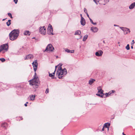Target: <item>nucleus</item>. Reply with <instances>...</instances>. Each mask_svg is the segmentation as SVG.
<instances>
[{
  "label": "nucleus",
  "mask_w": 135,
  "mask_h": 135,
  "mask_svg": "<svg viewBox=\"0 0 135 135\" xmlns=\"http://www.w3.org/2000/svg\"><path fill=\"white\" fill-rule=\"evenodd\" d=\"M2 127H4L5 128H6L7 126V124L5 123H3L2 125Z\"/></svg>",
  "instance_id": "22"
},
{
  "label": "nucleus",
  "mask_w": 135,
  "mask_h": 135,
  "mask_svg": "<svg viewBox=\"0 0 135 135\" xmlns=\"http://www.w3.org/2000/svg\"><path fill=\"white\" fill-rule=\"evenodd\" d=\"M33 57V55L32 54H30L26 56L25 58V60H26L29 59H32Z\"/></svg>",
  "instance_id": "13"
},
{
  "label": "nucleus",
  "mask_w": 135,
  "mask_h": 135,
  "mask_svg": "<svg viewBox=\"0 0 135 135\" xmlns=\"http://www.w3.org/2000/svg\"><path fill=\"white\" fill-rule=\"evenodd\" d=\"M135 6V2H133L131 4L129 7L130 9H132Z\"/></svg>",
  "instance_id": "17"
},
{
  "label": "nucleus",
  "mask_w": 135,
  "mask_h": 135,
  "mask_svg": "<svg viewBox=\"0 0 135 135\" xmlns=\"http://www.w3.org/2000/svg\"><path fill=\"white\" fill-rule=\"evenodd\" d=\"M132 42H134V40H132Z\"/></svg>",
  "instance_id": "51"
},
{
  "label": "nucleus",
  "mask_w": 135,
  "mask_h": 135,
  "mask_svg": "<svg viewBox=\"0 0 135 135\" xmlns=\"http://www.w3.org/2000/svg\"><path fill=\"white\" fill-rule=\"evenodd\" d=\"M96 95L97 96H99V97H102V98H103V95H101L100 94H98V93L96 94Z\"/></svg>",
  "instance_id": "31"
},
{
  "label": "nucleus",
  "mask_w": 135,
  "mask_h": 135,
  "mask_svg": "<svg viewBox=\"0 0 135 135\" xmlns=\"http://www.w3.org/2000/svg\"><path fill=\"white\" fill-rule=\"evenodd\" d=\"M98 92L100 93L101 94H103L104 95V94L103 93V90L102 89L101 87V86H99L98 87Z\"/></svg>",
  "instance_id": "11"
},
{
  "label": "nucleus",
  "mask_w": 135,
  "mask_h": 135,
  "mask_svg": "<svg viewBox=\"0 0 135 135\" xmlns=\"http://www.w3.org/2000/svg\"><path fill=\"white\" fill-rule=\"evenodd\" d=\"M95 81V79H91L89 80V83L90 85H91Z\"/></svg>",
  "instance_id": "19"
},
{
  "label": "nucleus",
  "mask_w": 135,
  "mask_h": 135,
  "mask_svg": "<svg viewBox=\"0 0 135 135\" xmlns=\"http://www.w3.org/2000/svg\"><path fill=\"white\" fill-rule=\"evenodd\" d=\"M24 105H25V106H26H26H27V104L26 103Z\"/></svg>",
  "instance_id": "44"
},
{
  "label": "nucleus",
  "mask_w": 135,
  "mask_h": 135,
  "mask_svg": "<svg viewBox=\"0 0 135 135\" xmlns=\"http://www.w3.org/2000/svg\"><path fill=\"white\" fill-rule=\"evenodd\" d=\"M84 11L85 13H87V10L85 8H84Z\"/></svg>",
  "instance_id": "34"
},
{
  "label": "nucleus",
  "mask_w": 135,
  "mask_h": 135,
  "mask_svg": "<svg viewBox=\"0 0 135 135\" xmlns=\"http://www.w3.org/2000/svg\"><path fill=\"white\" fill-rule=\"evenodd\" d=\"M60 66L58 67V69L56 72V75H58L59 79H60L64 75H65L66 73L67 70L66 69H62L61 67L62 64H60Z\"/></svg>",
  "instance_id": "3"
},
{
  "label": "nucleus",
  "mask_w": 135,
  "mask_h": 135,
  "mask_svg": "<svg viewBox=\"0 0 135 135\" xmlns=\"http://www.w3.org/2000/svg\"><path fill=\"white\" fill-rule=\"evenodd\" d=\"M11 20H8V21L6 22V24L7 26H9L11 24Z\"/></svg>",
  "instance_id": "23"
},
{
  "label": "nucleus",
  "mask_w": 135,
  "mask_h": 135,
  "mask_svg": "<svg viewBox=\"0 0 135 135\" xmlns=\"http://www.w3.org/2000/svg\"><path fill=\"white\" fill-rule=\"evenodd\" d=\"M49 76L50 77H53V78H53V76H54V75H53L52 73H49Z\"/></svg>",
  "instance_id": "29"
},
{
  "label": "nucleus",
  "mask_w": 135,
  "mask_h": 135,
  "mask_svg": "<svg viewBox=\"0 0 135 135\" xmlns=\"http://www.w3.org/2000/svg\"><path fill=\"white\" fill-rule=\"evenodd\" d=\"M98 28L96 27H92L90 28V30L92 31L93 32H96L98 31Z\"/></svg>",
  "instance_id": "12"
},
{
  "label": "nucleus",
  "mask_w": 135,
  "mask_h": 135,
  "mask_svg": "<svg viewBox=\"0 0 135 135\" xmlns=\"http://www.w3.org/2000/svg\"><path fill=\"white\" fill-rule=\"evenodd\" d=\"M8 15L11 18H12V14L11 13H8Z\"/></svg>",
  "instance_id": "30"
},
{
  "label": "nucleus",
  "mask_w": 135,
  "mask_h": 135,
  "mask_svg": "<svg viewBox=\"0 0 135 135\" xmlns=\"http://www.w3.org/2000/svg\"><path fill=\"white\" fill-rule=\"evenodd\" d=\"M110 124L109 123H106L104 124V126L106 128H108V129H109V127L110 126Z\"/></svg>",
  "instance_id": "20"
},
{
  "label": "nucleus",
  "mask_w": 135,
  "mask_h": 135,
  "mask_svg": "<svg viewBox=\"0 0 135 135\" xmlns=\"http://www.w3.org/2000/svg\"><path fill=\"white\" fill-rule=\"evenodd\" d=\"M8 48V45L7 44L1 45L0 46V52L3 50H6V51H7Z\"/></svg>",
  "instance_id": "5"
},
{
  "label": "nucleus",
  "mask_w": 135,
  "mask_h": 135,
  "mask_svg": "<svg viewBox=\"0 0 135 135\" xmlns=\"http://www.w3.org/2000/svg\"><path fill=\"white\" fill-rule=\"evenodd\" d=\"M125 27H120V28L121 30H122V31H123L125 29Z\"/></svg>",
  "instance_id": "32"
},
{
  "label": "nucleus",
  "mask_w": 135,
  "mask_h": 135,
  "mask_svg": "<svg viewBox=\"0 0 135 135\" xmlns=\"http://www.w3.org/2000/svg\"><path fill=\"white\" fill-rule=\"evenodd\" d=\"M59 66V65H58L57 66H55V71L54 72L52 73V74L54 75L55 74V70H56V68L57 67V66Z\"/></svg>",
  "instance_id": "35"
},
{
  "label": "nucleus",
  "mask_w": 135,
  "mask_h": 135,
  "mask_svg": "<svg viewBox=\"0 0 135 135\" xmlns=\"http://www.w3.org/2000/svg\"><path fill=\"white\" fill-rule=\"evenodd\" d=\"M29 81H30V84L32 85L33 88L35 89L38 88L39 82V78L36 75V72H35V75L33 79L29 80Z\"/></svg>",
  "instance_id": "1"
},
{
  "label": "nucleus",
  "mask_w": 135,
  "mask_h": 135,
  "mask_svg": "<svg viewBox=\"0 0 135 135\" xmlns=\"http://www.w3.org/2000/svg\"><path fill=\"white\" fill-rule=\"evenodd\" d=\"M35 37H33L32 38V39H35Z\"/></svg>",
  "instance_id": "48"
},
{
  "label": "nucleus",
  "mask_w": 135,
  "mask_h": 135,
  "mask_svg": "<svg viewBox=\"0 0 135 135\" xmlns=\"http://www.w3.org/2000/svg\"><path fill=\"white\" fill-rule=\"evenodd\" d=\"M36 95H30V97L31 100H33L35 99V98Z\"/></svg>",
  "instance_id": "21"
},
{
  "label": "nucleus",
  "mask_w": 135,
  "mask_h": 135,
  "mask_svg": "<svg viewBox=\"0 0 135 135\" xmlns=\"http://www.w3.org/2000/svg\"><path fill=\"white\" fill-rule=\"evenodd\" d=\"M28 103V102H27L26 103L27 104V103Z\"/></svg>",
  "instance_id": "50"
},
{
  "label": "nucleus",
  "mask_w": 135,
  "mask_h": 135,
  "mask_svg": "<svg viewBox=\"0 0 135 135\" xmlns=\"http://www.w3.org/2000/svg\"><path fill=\"white\" fill-rule=\"evenodd\" d=\"M102 130L103 131H104V127H103V128L102 129Z\"/></svg>",
  "instance_id": "43"
},
{
  "label": "nucleus",
  "mask_w": 135,
  "mask_h": 135,
  "mask_svg": "<svg viewBox=\"0 0 135 135\" xmlns=\"http://www.w3.org/2000/svg\"><path fill=\"white\" fill-rule=\"evenodd\" d=\"M40 32L43 35H45L46 34V29L45 28V26L40 27Z\"/></svg>",
  "instance_id": "7"
},
{
  "label": "nucleus",
  "mask_w": 135,
  "mask_h": 135,
  "mask_svg": "<svg viewBox=\"0 0 135 135\" xmlns=\"http://www.w3.org/2000/svg\"><path fill=\"white\" fill-rule=\"evenodd\" d=\"M80 22L81 24L83 26L85 25V20L82 16L81 17Z\"/></svg>",
  "instance_id": "15"
},
{
  "label": "nucleus",
  "mask_w": 135,
  "mask_h": 135,
  "mask_svg": "<svg viewBox=\"0 0 135 135\" xmlns=\"http://www.w3.org/2000/svg\"><path fill=\"white\" fill-rule=\"evenodd\" d=\"M0 60L2 62H3L5 61V59L4 58H1L0 59Z\"/></svg>",
  "instance_id": "27"
},
{
  "label": "nucleus",
  "mask_w": 135,
  "mask_h": 135,
  "mask_svg": "<svg viewBox=\"0 0 135 135\" xmlns=\"http://www.w3.org/2000/svg\"><path fill=\"white\" fill-rule=\"evenodd\" d=\"M115 92V91L112 90L111 91H110L108 93H106L105 94L106 96L107 97L109 95H110L111 94Z\"/></svg>",
  "instance_id": "16"
},
{
  "label": "nucleus",
  "mask_w": 135,
  "mask_h": 135,
  "mask_svg": "<svg viewBox=\"0 0 135 135\" xmlns=\"http://www.w3.org/2000/svg\"><path fill=\"white\" fill-rule=\"evenodd\" d=\"M93 1L97 4L99 2V0H93Z\"/></svg>",
  "instance_id": "28"
},
{
  "label": "nucleus",
  "mask_w": 135,
  "mask_h": 135,
  "mask_svg": "<svg viewBox=\"0 0 135 135\" xmlns=\"http://www.w3.org/2000/svg\"><path fill=\"white\" fill-rule=\"evenodd\" d=\"M6 19H3L2 21H3L5 20Z\"/></svg>",
  "instance_id": "46"
},
{
  "label": "nucleus",
  "mask_w": 135,
  "mask_h": 135,
  "mask_svg": "<svg viewBox=\"0 0 135 135\" xmlns=\"http://www.w3.org/2000/svg\"><path fill=\"white\" fill-rule=\"evenodd\" d=\"M20 31L18 29H14L9 34L10 39L14 41L19 36Z\"/></svg>",
  "instance_id": "2"
},
{
  "label": "nucleus",
  "mask_w": 135,
  "mask_h": 135,
  "mask_svg": "<svg viewBox=\"0 0 135 135\" xmlns=\"http://www.w3.org/2000/svg\"><path fill=\"white\" fill-rule=\"evenodd\" d=\"M65 50L66 52H68V49H65Z\"/></svg>",
  "instance_id": "42"
},
{
  "label": "nucleus",
  "mask_w": 135,
  "mask_h": 135,
  "mask_svg": "<svg viewBox=\"0 0 135 135\" xmlns=\"http://www.w3.org/2000/svg\"><path fill=\"white\" fill-rule=\"evenodd\" d=\"M92 23L94 25H96L97 24V23L96 22H93Z\"/></svg>",
  "instance_id": "37"
},
{
  "label": "nucleus",
  "mask_w": 135,
  "mask_h": 135,
  "mask_svg": "<svg viewBox=\"0 0 135 135\" xmlns=\"http://www.w3.org/2000/svg\"><path fill=\"white\" fill-rule=\"evenodd\" d=\"M89 19L90 21V22L91 23H92L93 22L92 20L90 18H89Z\"/></svg>",
  "instance_id": "39"
},
{
  "label": "nucleus",
  "mask_w": 135,
  "mask_h": 135,
  "mask_svg": "<svg viewBox=\"0 0 135 135\" xmlns=\"http://www.w3.org/2000/svg\"><path fill=\"white\" fill-rule=\"evenodd\" d=\"M47 30L48 34L49 35H54L53 33H52V28L51 25L50 24H49L48 25Z\"/></svg>",
  "instance_id": "6"
},
{
  "label": "nucleus",
  "mask_w": 135,
  "mask_h": 135,
  "mask_svg": "<svg viewBox=\"0 0 135 135\" xmlns=\"http://www.w3.org/2000/svg\"><path fill=\"white\" fill-rule=\"evenodd\" d=\"M103 53V52L101 50H99L95 53V55L98 56H101Z\"/></svg>",
  "instance_id": "10"
},
{
  "label": "nucleus",
  "mask_w": 135,
  "mask_h": 135,
  "mask_svg": "<svg viewBox=\"0 0 135 135\" xmlns=\"http://www.w3.org/2000/svg\"><path fill=\"white\" fill-rule=\"evenodd\" d=\"M21 119H22V117H21Z\"/></svg>",
  "instance_id": "52"
},
{
  "label": "nucleus",
  "mask_w": 135,
  "mask_h": 135,
  "mask_svg": "<svg viewBox=\"0 0 135 135\" xmlns=\"http://www.w3.org/2000/svg\"><path fill=\"white\" fill-rule=\"evenodd\" d=\"M80 16H81H81H82V15H81V14H80Z\"/></svg>",
  "instance_id": "49"
},
{
  "label": "nucleus",
  "mask_w": 135,
  "mask_h": 135,
  "mask_svg": "<svg viewBox=\"0 0 135 135\" xmlns=\"http://www.w3.org/2000/svg\"><path fill=\"white\" fill-rule=\"evenodd\" d=\"M122 134H123V135H126V134H124V133H122Z\"/></svg>",
  "instance_id": "47"
},
{
  "label": "nucleus",
  "mask_w": 135,
  "mask_h": 135,
  "mask_svg": "<svg viewBox=\"0 0 135 135\" xmlns=\"http://www.w3.org/2000/svg\"><path fill=\"white\" fill-rule=\"evenodd\" d=\"M49 89L48 88L46 90L45 93L46 94H47V93H48L49 92Z\"/></svg>",
  "instance_id": "33"
},
{
  "label": "nucleus",
  "mask_w": 135,
  "mask_h": 135,
  "mask_svg": "<svg viewBox=\"0 0 135 135\" xmlns=\"http://www.w3.org/2000/svg\"><path fill=\"white\" fill-rule=\"evenodd\" d=\"M30 32L28 31H25L24 33V35H30Z\"/></svg>",
  "instance_id": "18"
},
{
  "label": "nucleus",
  "mask_w": 135,
  "mask_h": 135,
  "mask_svg": "<svg viewBox=\"0 0 135 135\" xmlns=\"http://www.w3.org/2000/svg\"><path fill=\"white\" fill-rule=\"evenodd\" d=\"M6 51V50H3V51H2V53H4L6 51Z\"/></svg>",
  "instance_id": "38"
},
{
  "label": "nucleus",
  "mask_w": 135,
  "mask_h": 135,
  "mask_svg": "<svg viewBox=\"0 0 135 135\" xmlns=\"http://www.w3.org/2000/svg\"><path fill=\"white\" fill-rule=\"evenodd\" d=\"M114 26H117V27H119V25H115V24L114 25Z\"/></svg>",
  "instance_id": "40"
},
{
  "label": "nucleus",
  "mask_w": 135,
  "mask_h": 135,
  "mask_svg": "<svg viewBox=\"0 0 135 135\" xmlns=\"http://www.w3.org/2000/svg\"><path fill=\"white\" fill-rule=\"evenodd\" d=\"M13 1L15 2V4H17V2H18V0H14Z\"/></svg>",
  "instance_id": "36"
},
{
  "label": "nucleus",
  "mask_w": 135,
  "mask_h": 135,
  "mask_svg": "<svg viewBox=\"0 0 135 135\" xmlns=\"http://www.w3.org/2000/svg\"><path fill=\"white\" fill-rule=\"evenodd\" d=\"M32 65L33 67V69L35 72H36L38 66V63L37 60H35L32 63Z\"/></svg>",
  "instance_id": "8"
},
{
  "label": "nucleus",
  "mask_w": 135,
  "mask_h": 135,
  "mask_svg": "<svg viewBox=\"0 0 135 135\" xmlns=\"http://www.w3.org/2000/svg\"><path fill=\"white\" fill-rule=\"evenodd\" d=\"M131 48L133 49V47L132 46L131 47Z\"/></svg>",
  "instance_id": "45"
},
{
  "label": "nucleus",
  "mask_w": 135,
  "mask_h": 135,
  "mask_svg": "<svg viewBox=\"0 0 135 135\" xmlns=\"http://www.w3.org/2000/svg\"><path fill=\"white\" fill-rule=\"evenodd\" d=\"M81 32L79 30H77L75 31L74 35H79V38H77V40L79 39L82 37V36L81 35Z\"/></svg>",
  "instance_id": "9"
},
{
  "label": "nucleus",
  "mask_w": 135,
  "mask_h": 135,
  "mask_svg": "<svg viewBox=\"0 0 135 135\" xmlns=\"http://www.w3.org/2000/svg\"><path fill=\"white\" fill-rule=\"evenodd\" d=\"M124 33V35H126L128 33H130V31L129 29L126 27L123 31Z\"/></svg>",
  "instance_id": "14"
},
{
  "label": "nucleus",
  "mask_w": 135,
  "mask_h": 135,
  "mask_svg": "<svg viewBox=\"0 0 135 135\" xmlns=\"http://www.w3.org/2000/svg\"><path fill=\"white\" fill-rule=\"evenodd\" d=\"M54 48L51 44H48L46 47L45 50L44 51V52H47L49 51H53L54 50Z\"/></svg>",
  "instance_id": "4"
},
{
  "label": "nucleus",
  "mask_w": 135,
  "mask_h": 135,
  "mask_svg": "<svg viewBox=\"0 0 135 135\" xmlns=\"http://www.w3.org/2000/svg\"><path fill=\"white\" fill-rule=\"evenodd\" d=\"M88 37V36L87 35L85 36L84 37L83 39V41H85L87 38Z\"/></svg>",
  "instance_id": "24"
},
{
  "label": "nucleus",
  "mask_w": 135,
  "mask_h": 135,
  "mask_svg": "<svg viewBox=\"0 0 135 135\" xmlns=\"http://www.w3.org/2000/svg\"><path fill=\"white\" fill-rule=\"evenodd\" d=\"M126 49L127 50H129L130 49V47H129V44H128L127 45V46L126 47Z\"/></svg>",
  "instance_id": "26"
},
{
  "label": "nucleus",
  "mask_w": 135,
  "mask_h": 135,
  "mask_svg": "<svg viewBox=\"0 0 135 135\" xmlns=\"http://www.w3.org/2000/svg\"><path fill=\"white\" fill-rule=\"evenodd\" d=\"M103 42H104V41H103Z\"/></svg>",
  "instance_id": "53"
},
{
  "label": "nucleus",
  "mask_w": 135,
  "mask_h": 135,
  "mask_svg": "<svg viewBox=\"0 0 135 135\" xmlns=\"http://www.w3.org/2000/svg\"><path fill=\"white\" fill-rule=\"evenodd\" d=\"M86 14L87 15V16L89 18H90L89 17V15H88V13H86Z\"/></svg>",
  "instance_id": "41"
},
{
  "label": "nucleus",
  "mask_w": 135,
  "mask_h": 135,
  "mask_svg": "<svg viewBox=\"0 0 135 135\" xmlns=\"http://www.w3.org/2000/svg\"><path fill=\"white\" fill-rule=\"evenodd\" d=\"M74 50H70L68 49V53H74Z\"/></svg>",
  "instance_id": "25"
}]
</instances>
